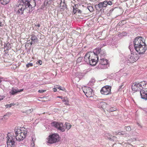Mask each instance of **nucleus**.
Listing matches in <instances>:
<instances>
[{
	"label": "nucleus",
	"instance_id": "nucleus-1",
	"mask_svg": "<svg viewBox=\"0 0 147 147\" xmlns=\"http://www.w3.org/2000/svg\"><path fill=\"white\" fill-rule=\"evenodd\" d=\"M14 131L15 136L9 133L7 134V147H15L16 141L20 142L23 140L27 136L28 130L26 129L17 127L15 128Z\"/></svg>",
	"mask_w": 147,
	"mask_h": 147
},
{
	"label": "nucleus",
	"instance_id": "nucleus-2",
	"mask_svg": "<svg viewBox=\"0 0 147 147\" xmlns=\"http://www.w3.org/2000/svg\"><path fill=\"white\" fill-rule=\"evenodd\" d=\"M99 52L98 49H95L93 52L87 53L84 57V61L90 65H95L98 62L99 57L98 55Z\"/></svg>",
	"mask_w": 147,
	"mask_h": 147
},
{
	"label": "nucleus",
	"instance_id": "nucleus-3",
	"mask_svg": "<svg viewBox=\"0 0 147 147\" xmlns=\"http://www.w3.org/2000/svg\"><path fill=\"white\" fill-rule=\"evenodd\" d=\"M134 48L139 54H143L147 50V46L142 40V37H136L134 41Z\"/></svg>",
	"mask_w": 147,
	"mask_h": 147
},
{
	"label": "nucleus",
	"instance_id": "nucleus-4",
	"mask_svg": "<svg viewBox=\"0 0 147 147\" xmlns=\"http://www.w3.org/2000/svg\"><path fill=\"white\" fill-rule=\"evenodd\" d=\"M20 3L17 7V9H30L36 5L34 0H20Z\"/></svg>",
	"mask_w": 147,
	"mask_h": 147
},
{
	"label": "nucleus",
	"instance_id": "nucleus-5",
	"mask_svg": "<svg viewBox=\"0 0 147 147\" xmlns=\"http://www.w3.org/2000/svg\"><path fill=\"white\" fill-rule=\"evenodd\" d=\"M59 140V136L57 134H53L49 136L47 142L50 144H53L58 142Z\"/></svg>",
	"mask_w": 147,
	"mask_h": 147
},
{
	"label": "nucleus",
	"instance_id": "nucleus-6",
	"mask_svg": "<svg viewBox=\"0 0 147 147\" xmlns=\"http://www.w3.org/2000/svg\"><path fill=\"white\" fill-rule=\"evenodd\" d=\"M144 82H135L133 83L131 86L132 89L133 91H137L141 90L143 87L142 86H144Z\"/></svg>",
	"mask_w": 147,
	"mask_h": 147
},
{
	"label": "nucleus",
	"instance_id": "nucleus-7",
	"mask_svg": "<svg viewBox=\"0 0 147 147\" xmlns=\"http://www.w3.org/2000/svg\"><path fill=\"white\" fill-rule=\"evenodd\" d=\"M139 56L137 54L135 53H131L128 56L127 60L129 63H134L138 59Z\"/></svg>",
	"mask_w": 147,
	"mask_h": 147
},
{
	"label": "nucleus",
	"instance_id": "nucleus-8",
	"mask_svg": "<svg viewBox=\"0 0 147 147\" xmlns=\"http://www.w3.org/2000/svg\"><path fill=\"white\" fill-rule=\"evenodd\" d=\"M51 125L61 132H64L65 131V128L61 123L53 122L51 123Z\"/></svg>",
	"mask_w": 147,
	"mask_h": 147
},
{
	"label": "nucleus",
	"instance_id": "nucleus-9",
	"mask_svg": "<svg viewBox=\"0 0 147 147\" xmlns=\"http://www.w3.org/2000/svg\"><path fill=\"white\" fill-rule=\"evenodd\" d=\"M111 87L106 86L102 87L101 90L100 92L102 94L107 95L111 93Z\"/></svg>",
	"mask_w": 147,
	"mask_h": 147
},
{
	"label": "nucleus",
	"instance_id": "nucleus-10",
	"mask_svg": "<svg viewBox=\"0 0 147 147\" xmlns=\"http://www.w3.org/2000/svg\"><path fill=\"white\" fill-rule=\"evenodd\" d=\"M108 61L104 57H102L101 56V58H100V60L99 61V67L101 68H107L106 67L104 66L108 64Z\"/></svg>",
	"mask_w": 147,
	"mask_h": 147
},
{
	"label": "nucleus",
	"instance_id": "nucleus-11",
	"mask_svg": "<svg viewBox=\"0 0 147 147\" xmlns=\"http://www.w3.org/2000/svg\"><path fill=\"white\" fill-rule=\"evenodd\" d=\"M83 91L87 97H91L93 95L92 90L90 88L86 87Z\"/></svg>",
	"mask_w": 147,
	"mask_h": 147
},
{
	"label": "nucleus",
	"instance_id": "nucleus-12",
	"mask_svg": "<svg viewBox=\"0 0 147 147\" xmlns=\"http://www.w3.org/2000/svg\"><path fill=\"white\" fill-rule=\"evenodd\" d=\"M52 0H46L44 3L43 8L51 9L52 7Z\"/></svg>",
	"mask_w": 147,
	"mask_h": 147
},
{
	"label": "nucleus",
	"instance_id": "nucleus-13",
	"mask_svg": "<svg viewBox=\"0 0 147 147\" xmlns=\"http://www.w3.org/2000/svg\"><path fill=\"white\" fill-rule=\"evenodd\" d=\"M98 6L100 9H102L105 8L107 6V1H105L103 2H100L98 4Z\"/></svg>",
	"mask_w": 147,
	"mask_h": 147
},
{
	"label": "nucleus",
	"instance_id": "nucleus-14",
	"mask_svg": "<svg viewBox=\"0 0 147 147\" xmlns=\"http://www.w3.org/2000/svg\"><path fill=\"white\" fill-rule=\"evenodd\" d=\"M66 2L65 0H60V7L61 9H65L67 8Z\"/></svg>",
	"mask_w": 147,
	"mask_h": 147
},
{
	"label": "nucleus",
	"instance_id": "nucleus-15",
	"mask_svg": "<svg viewBox=\"0 0 147 147\" xmlns=\"http://www.w3.org/2000/svg\"><path fill=\"white\" fill-rule=\"evenodd\" d=\"M141 98L145 100H147V91L142 90L140 91Z\"/></svg>",
	"mask_w": 147,
	"mask_h": 147
},
{
	"label": "nucleus",
	"instance_id": "nucleus-16",
	"mask_svg": "<svg viewBox=\"0 0 147 147\" xmlns=\"http://www.w3.org/2000/svg\"><path fill=\"white\" fill-rule=\"evenodd\" d=\"M23 90V89L19 90L18 88L16 89L14 88H12L11 91L10 92V93L11 94H12V95H14L18 92H21Z\"/></svg>",
	"mask_w": 147,
	"mask_h": 147
},
{
	"label": "nucleus",
	"instance_id": "nucleus-17",
	"mask_svg": "<svg viewBox=\"0 0 147 147\" xmlns=\"http://www.w3.org/2000/svg\"><path fill=\"white\" fill-rule=\"evenodd\" d=\"M96 49H98L99 51V53L98 54L99 55V57L100 58H101V56L102 57H104L105 55V50L103 49L101 50V49L99 48Z\"/></svg>",
	"mask_w": 147,
	"mask_h": 147
},
{
	"label": "nucleus",
	"instance_id": "nucleus-18",
	"mask_svg": "<svg viewBox=\"0 0 147 147\" xmlns=\"http://www.w3.org/2000/svg\"><path fill=\"white\" fill-rule=\"evenodd\" d=\"M107 104L103 102H99L98 104V107L100 108L105 109L106 108Z\"/></svg>",
	"mask_w": 147,
	"mask_h": 147
},
{
	"label": "nucleus",
	"instance_id": "nucleus-19",
	"mask_svg": "<svg viewBox=\"0 0 147 147\" xmlns=\"http://www.w3.org/2000/svg\"><path fill=\"white\" fill-rule=\"evenodd\" d=\"M105 136L107 139H109L110 140H113L112 138H116V137L112 136L109 133H106L105 134Z\"/></svg>",
	"mask_w": 147,
	"mask_h": 147
},
{
	"label": "nucleus",
	"instance_id": "nucleus-20",
	"mask_svg": "<svg viewBox=\"0 0 147 147\" xmlns=\"http://www.w3.org/2000/svg\"><path fill=\"white\" fill-rule=\"evenodd\" d=\"M116 135H122L123 136L125 135V136L127 137L129 136V134H127L125 131H118L116 133Z\"/></svg>",
	"mask_w": 147,
	"mask_h": 147
},
{
	"label": "nucleus",
	"instance_id": "nucleus-21",
	"mask_svg": "<svg viewBox=\"0 0 147 147\" xmlns=\"http://www.w3.org/2000/svg\"><path fill=\"white\" fill-rule=\"evenodd\" d=\"M11 48L10 44L9 42L5 44L4 45V49L7 50Z\"/></svg>",
	"mask_w": 147,
	"mask_h": 147
},
{
	"label": "nucleus",
	"instance_id": "nucleus-22",
	"mask_svg": "<svg viewBox=\"0 0 147 147\" xmlns=\"http://www.w3.org/2000/svg\"><path fill=\"white\" fill-rule=\"evenodd\" d=\"M62 101L65 102V104L67 105H69V101L67 98L65 97L63 98Z\"/></svg>",
	"mask_w": 147,
	"mask_h": 147
},
{
	"label": "nucleus",
	"instance_id": "nucleus-23",
	"mask_svg": "<svg viewBox=\"0 0 147 147\" xmlns=\"http://www.w3.org/2000/svg\"><path fill=\"white\" fill-rule=\"evenodd\" d=\"M9 1L10 0H0V3L3 5L7 4Z\"/></svg>",
	"mask_w": 147,
	"mask_h": 147
},
{
	"label": "nucleus",
	"instance_id": "nucleus-24",
	"mask_svg": "<svg viewBox=\"0 0 147 147\" xmlns=\"http://www.w3.org/2000/svg\"><path fill=\"white\" fill-rule=\"evenodd\" d=\"M95 82V80L94 78H92L89 81L88 84L90 86H92Z\"/></svg>",
	"mask_w": 147,
	"mask_h": 147
},
{
	"label": "nucleus",
	"instance_id": "nucleus-25",
	"mask_svg": "<svg viewBox=\"0 0 147 147\" xmlns=\"http://www.w3.org/2000/svg\"><path fill=\"white\" fill-rule=\"evenodd\" d=\"M65 125L66 127V128L67 130L69 129L72 126L71 125L68 123H66L65 124Z\"/></svg>",
	"mask_w": 147,
	"mask_h": 147
},
{
	"label": "nucleus",
	"instance_id": "nucleus-26",
	"mask_svg": "<svg viewBox=\"0 0 147 147\" xmlns=\"http://www.w3.org/2000/svg\"><path fill=\"white\" fill-rule=\"evenodd\" d=\"M35 140V139L33 138H32V142L31 144V147H34L35 144H34V141Z\"/></svg>",
	"mask_w": 147,
	"mask_h": 147
},
{
	"label": "nucleus",
	"instance_id": "nucleus-27",
	"mask_svg": "<svg viewBox=\"0 0 147 147\" xmlns=\"http://www.w3.org/2000/svg\"><path fill=\"white\" fill-rule=\"evenodd\" d=\"M31 39L32 41H35L37 40V38L36 36L34 35H32L31 38Z\"/></svg>",
	"mask_w": 147,
	"mask_h": 147
},
{
	"label": "nucleus",
	"instance_id": "nucleus-28",
	"mask_svg": "<svg viewBox=\"0 0 147 147\" xmlns=\"http://www.w3.org/2000/svg\"><path fill=\"white\" fill-rule=\"evenodd\" d=\"M15 105V104L14 103H12L10 104H8L6 105H5V107L6 108H9L11 107L14 106Z\"/></svg>",
	"mask_w": 147,
	"mask_h": 147
},
{
	"label": "nucleus",
	"instance_id": "nucleus-29",
	"mask_svg": "<svg viewBox=\"0 0 147 147\" xmlns=\"http://www.w3.org/2000/svg\"><path fill=\"white\" fill-rule=\"evenodd\" d=\"M107 111H108L110 112H113V111H115L116 110V109L115 108L112 107L109 109H107Z\"/></svg>",
	"mask_w": 147,
	"mask_h": 147
},
{
	"label": "nucleus",
	"instance_id": "nucleus-30",
	"mask_svg": "<svg viewBox=\"0 0 147 147\" xmlns=\"http://www.w3.org/2000/svg\"><path fill=\"white\" fill-rule=\"evenodd\" d=\"M124 129L126 130L127 131H130L131 130V128L130 127L128 126H125L124 127Z\"/></svg>",
	"mask_w": 147,
	"mask_h": 147
},
{
	"label": "nucleus",
	"instance_id": "nucleus-31",
	"mask_svg": "<svg viewBox=\"0 0 147 147\" xmlns=\"http://www.w3.org/2000/svg\"><path fill=\"white\" fill-rule=\"evenodd\" d=\"M82 59V57H79L77 59V62L78 63H80V62H81V61Z\"/></svg>",
	"mask_w": 147,
	"mask_h": 147
},
{
	"label": "nucleus",
	"instance_id": "nucleus-32",
	"mask_svg": "<svg viewBox=\"0 0 147 147\" xmlns=\"http://www.w3.org/2000/svg\"><path fill=\"white\" fill-rule=\"evenodd\" d=\"M73 9H77L78 8V5L77 4H74L73 5Z\"/></svg>",
	"mask_w": 147,
	"mask_h": 147
},
{
	"label": "nucleus",
	"instance_id": "nucleus-33",
	"mask_svg": "<svg viewBox=\"0 0 147 147\" xmlns=\"http://www.w3.org/2000/svg\"><path fill=\"white\" fill-rule=\"evenodd\" d=\"M58 89H59V90H62L63 91H65V89L64 88H61V86H58Z\"/></svg>",
	"mask_w": 147,
	"mask_h": 147
},
{
	"label": "nucleus",
	"instance_id": "nucleus-34",
	"mask_svg": "<svg viewBox=\"0 0 147 147\" xmlns=\"http://www.w3.org/2000/svg\"><path fill=\"white\" fill-rule=\"evenodd\" d=\"M24 10H18L17 13L19 14L21 12V14H22L23 13V11Z\"/></svg>",
	"mask_w": 147,
	"mask_h": 147
},
{
	"label": "nucleus",
	"instance_id": "nucleus-35",
	"mask_svg": "<svg viewBox=\"0 0 147 147\" xmlns=\"http://www.w3.org/2000/svg\"><path fill=\"white\" fill-rule=\"evenodd\" d=\"M33 64L32 63H29L27 64L26 65V67L27 68L29 67L32 66H33Z\"/></svg>",
	"mask_w": 147,
	"mask_h": 147
},
{
	"label": "nucleus",
	"instance_id": "nucleus-36",
	"mask_svg": "<svg viewBox=\"0 0 147 147\" xmlns=\"http://www.w3.org/2000/svg\"><path fill=\"white\" fill-rule=\"evenodd\" d=\"M87 8L88 9H93V7L91 5H88L87 7Z\"/></svg>",
	"mask_w": 147,
	"mask_h": 147
},
{
	"label": "nucleus",
	"instance_id": "nucleus-37",
	"mask_svg": "<svg viewBox=\"0 0 147 147\" xmlns=\"http://www.w3.org/2000/svg\"><path fill=\"white\" fill-rule=\"evenodd\" d=\"M107 5H111L112 4V2L111 1H107Z\"/></svg>",
	"mask_w": 147,
	"mask_h": 147
},
{
	"label": "nucleus",
	"instance_id": "nucleus-38",
	"mask_svg": "<svg viewBox=\"0 0 147 147\" xmlns=\"http://www.w3.org/2000/svg\"><path fill=\"white\" fill-rule=\"evenodd\" d=\"M42 62L40 60H38V61L37 62V64H39L40 65H41L42 64Z\"/></svg>",
	"mask_w": 147,
	"mask_h": 147
},
{
	"label": "nucleus",
	"instance_id": "nucleus-39",
	"mask_svg": "<svg viewBox=\"0 0 147 147\" xmlns=\"http://www.w3.org/2000/svg\"><path fill=\"white\" fill-rule=\"evenodd\" d=\"M45 91H46V90H39L38 91V92H40V93H42V92H45Z\"/></svg>",
	"mask_w": 147,
	"mask_h": 147
},
{
	"label": "nucleus",
	"instance_id": "nucleus-40",
	"mask_svg": "<svg viewBox=\"0 0 147 147\" xmlns=\"http://www.w3.org/2000/svg\"><path fill=\"white\" fill-rule=\"evenodd\" d=\"M73 13L75 14L76 12H77V10H73Z\"/></svg>",
	"mask_w": 147,
	"mask_h": 147
},
{
	"label": "nucleus",
	"instance_id": "nucleus-41",
	"mask_svg": "<svg viewBox=\"0 0 147 147\" xmlns=\"http://www.w3.org/2000/svg\"><path fill=\"white\" fill-rule=\"evenodd\" d=\"M125 144H126V145H130V146H132V145H131V144H129V143H128V144H126V143H124V145H125ZM124 146H125V145H124ZM126 147H127V146H126Z\"/></svg>",
	"mask_w": 147,
	"mask_h": 147
},
{
	"label": "nucleus",
	"instance_id": "nucleus-42",
	"mask_svg": "<svg viewBox=\"0 0 147 147\" xmlns=\"http://www.w3.org/2000/svg\"><path fill=\"white\" fill-rule=\"evenodd\" d=\"M4 98V97L3 96H0V101L3 100Z\"/></svg>",
	"mask_w": 147,
	"mask_h": 147
},
{
	"label": "nucleus",
	"instance_id": "nucleus-43",
	"mask_svg": "<svg viewBox=\"0 0 147 147\" xmlns=\"http://www.w3.org/2000/svg\"><path fill=\"white\" fill-rule=\"evenodd\" d=\"M3 24L2 23L0 22V26L2 27L3 26Z\"/></svg>",
	"mask_w": 147,
	"mask_h": 147
},
{
	"label": "nucleus",
	"instance_id": "nucleus-44",
	"mask_svg": "<svg viewBox=\"0 0 147 147\" xmlns=\"http://www.w3.org/2000/svg\"><path fill=\"white\" fill-rule=\"evenodd\" d=\"M53 91L54 92H56L57 91V88H53Z\"/></svg>",
	"mask_w": 147,
	"mask_h": 147
},
{
	"label": "nucleus",
	"instance_id": "nucleus-45",
	"mask_svg": "<svg viewBox=\"0 0 147 147\" xmlns=\"http://www.w3.org/2000/svg\"><path fill=\"white\" fill-rule=\"evenodd\" d=\"M112 139H113V140H112L111 141H116L117 140V137H116V138H112Z\"/></svg>",
	"mask_w": 147,
	"mask_h": 147
},
{
	"label": "nucleus",
	"instance_id": "nucleus-46",
	"mask_svg": "<svg viewBox=\"0 0 147 147\" xmlns=\"http://www.w3.org/2000/svg\"><path fill=\"white\" fill-rule=\"evenodd\" d=\"M77 12L78 13H81V11L80 10H77Z\"/></svg>",
	"mask_w": 147,
	"mask_h": 147
},
{
	"label": "nucleus",
	"instance_id": "nucleus-47",
	"mask_svg": "<svg viewBox=\"0 0 147 147\" xmlns=\"http://www.w3.org/2000/svg\"><path fill=\"white\" fill-rule=\"evenodd\" d=\"M57 98H61L62 99H63V98L62 96H58L57 97Z\"/></svg>",
	"mask_w": 147,
	"mask_h": 147
},
{
	"label": "nucleus",
	"instance_id": "nucleus-48",
	"mask_svg": "<svg viewBox=\"0 0 147 147\" xmlns=\"http://www.w3.org/2000/svg\"><path fill=\"white\" fill-rule=\"evenodd\" d=\"M36 26L38 27H39L40 26V24H38L37 25H36Z\"/></svg>",
	"mask_w": 147,
	"mask_h": 147
},
{
	"label": "nucleus",
	"instance_id": "nucleus-49",
	"mask_svg": "<svg viewBox=\"0 0 147 147\" xmlns=\"http://www.w3.org/2000/svg\"><path fill=\"white\" fill-rule=\"evenodd\" d=\"M59 86L56 85V86L55 87V88H57V89H58V87Z\"/></svg>",
	"mask_w": 147,
	"mask_h": 147
},
{
	"label": "nucleus",
	"instance_id": "nucleus-50",
	"mask_svg": "<svg viewBox=\"0 0 147 147\" xmlns=\"http://www.w3.org/2000/svg\"><path fill=\"white\" fill-rule=\"evenodd\" d=\"M123 86L122 85H121V86H120V88H122V87H123Z\"/></svg>",
	"mask_w": 147,
	"mask_h": 147
},
{
	"label": "nucleus",
	"instance_id": "nucleus-51",
	"mask_svg": "<svg viewBox=\"0 0 147 147\" xmlns=\"http://www.w3.org/2000/svg\"><path fill=\"white\" fill-rule=\"evenodd\" d=\"M89 10V11H90V12H91V11H93V10H91V11H90V9H89V10Z\"/></svg>",
	"mask_w": 147,
	"mask_h": 147
},
{
	"label": "nucleus",
	"instance_id": "nucleus-52",
	"mask_svg": "<svg viewBox=\"0 0 147 147\" xmlns=\"http://www.w3.org/2000/svg\"><path fill=\"white\" fill-rule=\"evenodd\" d=\"M31 110H32V109H30L29 110H30V111H31Z\"/></svg>",
	"mask_w": 147,
	"mask_h": 147
},
{
	"label": "nucleus",
	"instance_id": "nucleus-53",
	"mask_svg": "<svg viewBox=\"0 0 147 147\" xmlns=\"http://www.w3.org/2000/svg\"><path fill=\"white\" fill-rule=\"evenodd\" d=\"M6 116V115H4V117H5V116Z\"/></svg>",
	"mask_w": 147,
	"mask_h": 147
},
{
	"label": "nucleus",
	"instance_id": "nucleus-54",
	"mask_svg": "<svg viewBox=\"0 0 147 147\" xmlns=\"http://www.w3.org/2000/svg\"><path fill=\"white\" fill-rule=\"evenodd\" d=\"M3 138V139H4V137H3V138Z\"/></svg>",
	"mask_w": 147,
	"mask_h": 147
}]
</instances>
